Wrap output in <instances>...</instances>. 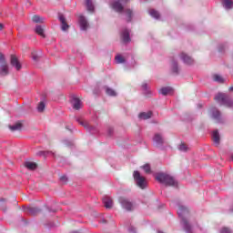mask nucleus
I'll return each instance as SVG.
<instances>
[{
  "label": "nucleus",
  "mask_w": 233,
  "mask_h": 233,
  "mask_svg": "<svg viewBox=\"0 0 233 233\" xmlns=\"http://www.w3.org/2000/svg\"><path fill=\"white\" fill-rule=\"evenodd\" d=\"M153 141L156 143L157 147H163V145H165V138H163V136L159 133L155 134Z\"/></svg>",
  "instance_id": "obj_17"
},
{
  "label": "nucleus",
  "mask_w": 233,
  "mask_h": 233,
  "mask_svg": "<svg viewBox=\"0 0 233 233\" xmlns=\"http://www.w3.org/2000/svg\"><path fill=\"white\" fill-rule=\"evenodd\" d=\"M211 117L218 121V123H221V111L218 109V107H212L210 109Z\"/></svg>",
  "instance_id": "obj_14"
},
{
  "label": "nucleus",
  "mask_w": 233,
  "mask_h": 233,
  "mask_svg": "<svg viewBox=\"0 0 233 233\" xmlns=\"http://www.w3.org/2000/svg\"><path fill=\"white\" fill-rule=\"evenodd\" d=\"M46 105L45 104L44 101L39 102L36 110L37 112H39L40 114L45 112V108H46Z\"/></svg>",
  "instance_id": "obj_34"
},
{
  "label": "nucleus",
  "mask_w": 233,
  "mask_h": 233,
  "mask_svg": "<svg viewBox=\"0 0 233 233\" xmlns=\"http://www.w3.org/2000/svg\"><path fill=\"white\" fill-rule=\"evenodd\" d=\"M8 128L11 130V132H17V130H21V128H23V123L16 122L14 125H9Z\"/></svg>",
  "instance_id": "obj_24"
},
{
  "label": "nucleus",
  "mask_w": 233,
  "mask_h": 233,
  "mask_svg": "<svg viewBox=\"0 0 233 233\" xmlns=\"http://www.w3.org/2000/svg\"><path fill=\"white\" fill-rule=\"evenodd\" d=\"M5 28V25H3L2 23H0V30H3Z\"/></svg>",
  "instance_id": "obj_51"
},
{
  "label": "nucleus",
  "mask_w": 233,
  "mask_h": 233,
  "mask_svg": "<svg viewBox=\"0 0 233 233\" xmlns=\"http://www.w3.org/2000/svg\"><path fill=\"white\" fill-rule=\"evenodd\" d=\"M157 233H164L163 231H158Z\"/></svg>",
  "instance_id": "obj_59"
},
{
  "label": "nucleus",
  "mask_w": 233,
  "mask_h": 233,
  "mask_svg": "<svg viewBox=\"0 0 233 233\" xmlns=\"http://www.w3.org/2000/svg\"><path fill=\"white\" fill-rule=\"evenodd\" d=\"M180 59L185 65H194V59L185 53L180 54Z\"/></svg>",
  "instance_id": "obj_18"
},
{
  "label": "nucleus",
  "mask_w": 233,
  "mask_h": 233,
  "mask_svg": "<svg viewBox=\"0 0 233 233\" xmlns=\"http://www.w3.org/2000/svg\"><path fill=\"white\" fill-rule=\"evenodd\" d=\"M133 177L135 179V183L139 187V188H142V190H145V188H147V178L141 176V173L139 171L135 170L133 173Z\"/></svg>",
  "instance_id": "obj_5"
},
{
  "label": "nucleus",
  "mask_w": 233,
  "mask_h": 233,
  "mask_svg": "<svg viewBox=\"0 0 233 233\" xmlns=\"http://www.w3.org/2000/svg\"><path fill=\"white\" fill-rule=\"evenodd\" d=\"M155 179H157V181L160 183V185H165L166 187H177V181H176V179H174L172 176L167 173H156Z\"/></svg>",
  "instance_id": "obj_1"
},
{
  "label": "nucleus",
  "mask_w": 233,
  "mask_h": 233,
  "mask_svg": "<svg viewBox=\"0 0 233 233\" xmlns=\"http://www.w3.org/2000/svg\"><path fill=\"white\" fill-rule=\"evenodd\" d=\"M116 62L117 63V65H121L123 63H127V60L125 59V57H123V56L121 55H116V56L115 57Z\"/></svg>",
  "instance_id": "obj_35"
},
{
  "label": "nucleus",
  "mask_w": 233,
  "mask_h": 233,
  "mask_svg": "<svg viewBox=\"0 0 233 233\" xmlns=\"http://www.w3.org/2000/svg\"><path fill=\"white\" fill-rule=\"evenodd\" d=\"M229 212H233V205L230 207Z\"/></svg>",
  "instance_id": "obj_56"
},
{
  "label": "nucleus",
  "mask_w": 233,
  "mask_h": 233,
  "mask_svg": "<svg viewBox=\"0 0 233 233\" xmlns=\"http://www.w3.org/2000/svg\"><path fill=\"white\" fill-rule=\"evenodd\" d=\"M143 170L146 172V174H151L152 173V168L150 167V164H145L144 166L141 167Z\"/></svg>",
  "instance_id": "obj_36"
},
{
  "label": "nucleus",
  "mask_w": 233,
  "mask_h": 233,
  "mask_svg": "<svg viewBox=\"0 0 233 233\" xmlns=\"http://www.w3.org/2000/svg\"><path fill=\"white\" fill-rule=\"evenodd\" d=\"M32 59H33V61H38L39 56L37 55H33Z\"/></svg>",
  "instance_id": "obj_47"
},
{
  "label": "nucleus",
  "mask_w": 233,
  "mask_h": 233,
  "mask_svg": "<svg viewBox=\"0 0 233 233\" xmlns=\"http://www.w3.org/2000/svg\"><path fill=\"white\" fill-rule=\"evenodd\" d=\"M94 94H99V89L97 88H95L94 91H93Z\"/></svg>",
  "instance_id": "obj_50"
},
{
  "label": "nucleus",
  "mask_w": 233,
  "mask_h": 233,
  "mask_svg": "<svg viewBox=\"0 0 233 233\" xmlns=\"http://www.w3.org/2000/svg\"><path fill=\"white\" fill-rule=\"evenodd\" d=\"M66 130H69V132H72V129L70 128V127L66 126Z\"/></svg>",
  "instance_id": "obj_53"
},
{
  "label": "nucleus",
  "mask_w": 233,
  "mask_h": 233,
  "mask_svg": "<svg viewBox=\"0 0 233 233\" xmlns=\"http://www.w3.org/2000/svg\"><path fill=\"white\" fill-rule=\"evenodd\" d=\"M153 112L152 111H148V112H141L138 115V118L142 119L143 121H147V119H150L153 116Z\"/></svg>",
  "instance_id": "obj_21"
},
{
  "label": "nucleus",
  "mask_w": 233,
  "mask_h": 233,
  "mask_svg": "<svg viewBox=\"0 0 233 233\" xmlns=\"http://www.w3.org/2000/svg\"><path fill=\"white\" fill-rule=\"evenodd\" d=\"M214 81H216V83H220V84L225 83V79L221 77V76L219 75H214Z\"/></svg>",
  "instance_id": "obj_38"
},
{
  "label": "nucleus",
  "mask_w": 233,
  "mask_h": 233,
  "mask_svg": "<svg viewBox=\"0 0 233 233\" xmlns=\"http://www.w3.org/2000/svg\"><path fill=\"white\" fill-rule=\"evenodd\" d=\"M60 181L62 183H66L68 181V177H66V175L60 177Z\"/></svg>",
  "instance_id": "obj_44"
},
{
  "label": "nucleus",
  "mask_w": 233,
  "mask_h": 233,
  "mask_svg": "<svg viewBox=\"0 0 233 233\" xmlns=\"http://www.w3.org/2000/svg\"><path fill=\"white\" fill-rule=\"evenodd\" d=\"M220 233H232V230L227 227H224L220 229Z\"/></svg>",
  "instance_id": "obj_43"
},
{
  "label": "nucleus",
  "mask_w": 233,
  "mask_h": 233,
  "mask_svg": "<svg viewBox=\"0 0 233 233\" xmlns=\"http://www.w3.org/2000/svg\"><path fill=\"white\" fill-rule=\"evenodd\" d=\"M174 93V88L171 86H165L159 89L158 94H161L162 96H167L168 94Z\"/></svg>",
  "instance_id": "obj_23"
},
{
  "label": "nucleus",
  "mask_w": 233,
  "mask_h": 233,
  "mask_svg": "<svg viewBox=\"0 0 233 233\" xmlns=\"http://www.w3.org/2000/svg\"><path fill=\"white\" fill-rule=\"evenodd\" d=\"M149 15H151V17L154 19H159L161 17V15L156 9H151L149 11Z\"/></svg>",
  "instance_id": "obj_32"
},
{
  "label": "nucleus",
  "mask_w": 233,
  "mask_h": 233,
  "mask_svg": "<svg viewBox=\"0 0 233 233\" xmlns=\"http://www.w3.org/2000/svg\"><path fill=\"white\" fill-rule=\"evenodd\" d=\"M36 155L44 157H46L47 156L51 155L53 156L54 159L59 163L60 167L66 165V158H65V157H61L60 155H56V153H53L52 151H38Z\"/></svg>",
  "instance_id": "obj_4"
},
{
  "label": "nucleus",
  "mask_w": 233,
  "mask_h": 233,
  "mask_svg": "<svg viewBox=\"0 0 233 233\" xmlns=\"http://www.w3.org/2000/svg\"><path fill=\"white\" fill-rule=\"evenodd\" d=\"M11 66L15 68V70L19 71L21 68H23V66L21 65V62H19V59L15 55H11L10 58Z\"/></svg>",
  "instance_id": "obj_11"
},
{
  "label": "nucleus",
  "mask_w": 233,
  "mask_h": 233,
  "mask_svg": "<svg viewBox=\"0 0 233 233\" xmlns=\"http://www.w3.org/2000/svg\"><path fill=\"white\" fill-rule=\"evenodd\" d=\"M128 231L131 233H136V228L134 226H130Z\"/></svg>",
  "instance_id": "obj_46"
},
{
  "label": "nucleus",
  "mask_w": 233,
  "mask_h": 233,
  "mask_svg": "<svg viewBox=\"0 0 233 233\" xmlns=\"http://www.w3.org/2000/svg\"><path fill=\"white\" fill-rule=\"evenodd\" d=\"M178 149L180 150V152H187L188 150V147L182 143L179 145Z\"/></svg>",
  "instance_id": "obj_40"
},
{
  "label": "nucleus",
  "mask_w": 233,
  "mask_h": 233,
  "mask_svg": "<svg viewBox=\"0 0 233 233\" xmlns=\"http://www.w3.org/2000/svg\"><path fill=\"white\" fill-rule=\"evenodd\" d=\"M141 3H147V0H140Z\"/></svg>",
  "instance_id": "obj_58"
},
{
  "label": "nucleus",
  "mask_w": 233,
  "mask_h": 233,
  "mask_svg": "<svg viewBox=\"0 0 233 233\" xmlns=\"http://www.w3.org/2000/svg\"><path fill=\"white\" fill-rule=\"evenodd\" d=\"M118 201L121 207L127 212H132V210H134V204H132V202L128 198L120 197Z\"/></svg>",
  "instance_id": "obj_8"
},
{
  "label": "nucleus",
  "mask_w": 233,
  "mask_h": 233,
  "mask_svg": "<svg viewBox=\"0 0 233 233\" xmlns=\"http://www.w3.org/2000/svg\"><path fill=\"white\" fill-rule=\"evenodd\" d=\"M73 108L75 110H80L81 108V99L73 96Z\"/></svg>",
  "instance_id": "obj_29"
},
{
  "label": "nucleus",
  "mask_w": 233,
  "mask_h": 233,
  "mask_svg": "<svg viewBox=\"0 0 233 233\" xmlns=\"http://www.w3.org/2000/svg\"><path fill=\"white\" fill-rule=\"evenodd\" d=\"M6 201V198H0V203Z\"/></svg>",
  "instance_id": "obj_54"
},
{
  "label": "nucleus",
  "mask_w": 233,
  "mask_h": 233,
  "mask_svg": "<svg viewBox=\"0 0 233 233\" xmlns=\"http://www.w3.org/2000/svg\"><path fill=\"white\" fill-rule=\"evenodd\" d=\"M3 212L6 213V206L2 208Z\"/></svg>",
  "instance_id": "obj_55"
},
{
  "label": "nucleus",
  "mask_w": 233,
  "mask_h": 233,
  "mask_svg": "<svg viewBox=\"0 0 233 233\" xmlns=\"http://www.w3.org/2000/svg\"><path fill=\"white\" fill-rule=\"evenodd\" d=\"M103 222H104V223H106V220H103Z\"/></svg>",
  "instance_id": "obj_60"
},
{
  "label": "nucleus",
  "mask_w": 233,
  "mask_h": 233,
  "mask_svg": "<svg viewBox=\"0 0 233 233\" xmlns=\"http://www.w3.org/2000/svg\"><path fill=\"white\" fill-rule=\"evenodd\" d=\"M85 1H86V10L88 12H95L96 6L94 5V2H92V0H85Z\"/></svg>",
  "instance_id": "obj_30"
},
{
  "label": "nucleus",
  "mask_w": 233,
  "mask_h": 233,
  "mask_svg": "<svg viewBox=\"0 0 233 233\" xmlns=\"http://www.w3.org/2000/svg\"><path fill=\"white\" fill-rule=\"evenodd\" d=\"M170 70L173 76H179V64L177 63V60L172 58Z\"/></svg>",
  "instance_id": "obj_13"
},
{
  "label": "nucleus",
  "mask_w": 233,
  "mask_h": 233,
  "mask_svg": "<svg viewBox=\"0 0 233 233\" xmlns=\"http://www.w3.org/2000/svg\"><path fill=\"white\" fill-rule=\"evenodd\" d=\"M24 167L27 168V170H36L37 169V164L35 162L32 161H25L24 164Z\"/></svg>",
  "instance_id": "obj_25"
},
{
  "label": "nucleus",
  "mask_w": 233,
  "mask_h": 233,
  "mask_svg": "<svg viewBox=\"0 0 233 233\" xmlns=\"http://www.w3.org/2000/svg\"><path fill=\"white\" fill-rule=\"evenodd\" d=\"M211 137H212L213 142L215 143L216 147H219V145L221 143V136L219 135V130L215 129L212 132Z\"/></svg>",
  "instance_id": "obj_16"
},
{
  "label": "nucleus",
  "mask_w": 233,
  "mask_h": 233,
  "mask_svg": "<svg viewBox=\"0 0 233 233\" xmlns=\"http://www.w3.org/2000/svg\"><path fill=\"white\" fill-rule=\"evenodd\" d=\"M22 208L25 214H28L29 216H37V214H41L43 212V209L37 207L23 206Z\"/></svg>",
  "instance_id": "obj_9"
},
{
  "label": "nucleus",
  "mask_w": 233,
  "mask_h": 233,
  "mask_svg": "<svg viewBox=\"0 0 233 233\" xmlns=\"http://www.w3.org/2000/svg\"><path fill=\"white\" fill-rule=\"evenodd\" d=\"M215 101L218 103V105L227 106L228 108L233 107V99L227 93H218L215 96Z\"/></svg>",
  "instance_id": "obj_3"
},
{
  "label": "nucleus",
  "mask_w": 233,
  "mask_h": 233,
  "mask_svg": "<svg viewBox=\"0 0 233 233\" xmlns=\"http://www.w3.org/2000/svg\"><path fill=\"white\" fill-rule=\"evenodd\" d=\"M76 123H79L81 127H84V128H86V130H87V132H89V134H91L92 136H99V129L97 127L81 121V118L79 117H76Z\"/></svg>",
  "instance_id": "obj_6"
},
{
  "label": "nucleus",
  "mask_w": 233,
  "mask_h": 233,
  "mask_svg": "<svg viewBox=\"0 0 233 233\" xmlns=\"http://www.w3.org/2000/svg\"><path fill=\"white\" fill-rule=\"evenodd\" d=\"M102 203L104 204V207L106 208H112L114 202L112 201V198H110V197L108 196H105L102 198Z\"/></svg>",
  "instance_id": "obj_20"
},
{
  "label": "nucleus",
  "mask_w": 233,
  "mask_h": 233,
  "mask_svg": "<svg viewBox=\"0 0 233 233\" xmlns=\"http://www.w3.org/2000/svg\"><path fill=\"white\" fill-rule=\"evenodd\" d=\"M141 88L144 92V96H151L152 95V91H150V89H148V84H147V83L142 84Z\"/></svg>",
  "instance_id": "obj_31"
},
{
  "label": "nucleus",
  "mask_w": 233,
  "mask_h": 233,
  "mask_svg": "<svg viewBox=\"0 0 233 233\" xmlns=\"http://www.w3.org/2000/svg\"><path fill=\"white\" fill-rule=\"evenodd\" d=\"M229 92H233V86L229 87Z\"/></svg>",
  "instance_id": "obj_57"
},
{
  "label": "nucleus",
  "mask_w": 233,
  "mask_h": 233,
  "mask_svg": "<svg viewBox=\"0 0 233 233\" xmlns=\"http://www.w3.org/2000/svg\"><path fill=\"white\" fill-rule=\"evenodd\" d=\"M187 30H194V25H187Z\"/></svg>",
  "instance_id": "obj_48"
},
{
  "label": "nucleus",
  "mask_w": 233,
  "mask_h": 233,
  "mask_svg": "<svg viewBox=\"0 0 233 233\" xmlns=\"http://www.w3.org/2000/svg\"><path fill=\"white\" fill-rule=\"evenodd\" d=\"M178 218H180L181 225L185 230L186 233H192V226L188 223V220H187L186 216H188V208L185 206H179L178 211H177Z\"/></svg>",
  "instance_id": "obj_2"
},
{
  "label": "nucleus",
  "mask_w": 233,
  "mask_h": 233,
  "mask_svg": "<svg viewBox=\"0 0 233 233\" xmlns=\"http://www.w3.org/2000/svg\"><path fill=\"white\" fill-rule=\"evenodd\" d=\"M222 6L225 10H232L233 1L232 0H222Z\"/></svg>",
  "instance_id": "obj_27"
},
{
  "label": "nucleus",
  "mask_w": 233,
  "mask_h": 233,
  "mask_svg": "<svg viewBox=\"0 0 233 233\" xmlns=\"http://www.w3.org/2000/svg\"><path fill=\"white\" fill-rule=\"evenodd\" d=\"M122 14H124L125 15L126 23H130L134 18V11H132V9L130 8H127V9L124 8V11L122 12Z\"/></svg>",
  "instance_id": "obj_15"
},
{
  "label": "nucleus",
  "mask_w": 233,
  "mask_h": 233,
  "mask_svg": "<svg viewBox=\"0 0 233 233\" xmlns=\"http://www.w3.org/2000/svg\"><path fill=\"white\" fill-rule=\"evenodd\" d=\"M127 3H130V0H116L111 4V8L117 12V14H123L125 12V6L123 5H127Z\"/></svg>",
  "instance_id": "obj_7"
},
{
  "label": "nucleus",
  "mask_w": 233,
  "mask_h": 233,
  "mask_svg": "<svg viewBox=\"0 0 233 233\" xmlns=\"http://www.w3.org/2000/svg\"><path fill=\"white\" fill-rule=\"evenodd\" d=\"M10 74V70L8 68V64H2L0 65V76L5 77Z\"/></svg>",
  "instance_id": "obj_19"
},
{
  "label": "nucleus",
  "mask_w": 233,
  "mask_h": 233,
  "mask_svg": "<svg viewBox=\"0 0 233 233\" xmlns=\"http://www.w3.org/2000/svg\"><path fill=\"white\" fill-rule=\"evenodd\" d=\"M46 208L49 212V214H56V212H57V209L52 208H50L48 206H46Z\"/></svg>",
  "instance_id": "obj_41"
},
{
  "label": "nucleus",
  "mask_w": 233,
  "mask_h": 233,
  "mask_svg": "<svg viewBox=\"0 0 233 233\" xmlns=\"http://www.w3.org/2000/svg\"><path fill=\"white\" fill-rule=\"evenodd\" d=\"M35 32L37 34V35H40L44 39L46 37V35H45V29H43V26L39 25H35Z\"/></svg>",
  "instance_id": "obj_28"
},
{
  "label": "nucleus",
  "mask_w": 233,
  "mask_h": 233,
  "mask_svg": "<svg viewBox=\"0 0 233 233\" xmlns=\"http://www.w3.org/2000/svg\"><path fill=\"white\" fill-rule=\"evenodd\" d=\"M58 21H60V23H61V30L63 32H66V30H68V28H70V25H68V23H66V17H65V15L59 13L58 14Z\"/></svg>",
  "instance_id": "obj_10"
},
{
  "label": "nucleus",
  "mask_w": 233,
  "mask_h": 233,
  "mask_svg": "<svg viewBox=\"0 0 233 233\" xmlns=\"http://www.w3.org/2000/svg\"><path fill=\"white\" fill-rule=\"evenodd\" d=\"M45 19L37 15L33 16V23H44Z\"/></svg>",
  "instance_id": "obj_37"
},
{
  "label": "nucleus",
  "mask_w": 233,
  "mask_h": 233,
  "mask_svg": "<svg viewBox=\"0 0 233 233\" xmlns=\"http://www.w3.org/2000/svg\"><path fill=\"white\" fill-rule=\"evenodd\" d=\"M78 23L80 30H83L84 32H86V30H88V21L86 20V17H85V15H81L78 17Z\"/></svg>",
  "instance_id": "obj_12"
},
{
  "label": "nucleus",
  "mask_w": 233,
  "mask_h": 233,
  "mask_svg": "<svg viewBox=\"0 0 233 233\" xmlns=\"http://www.w3.org/2000/svg\"><path fill=\"white\" fill-rule=\"evenodd\" d=\"M198 108H203V105L202 104H198Z\"/></svg>",
  "instance_id": "obj_52"
},
{
  "label": "nucleus",
  "mask_w": 233,
  "mask_h": 233,
  "mask_svg": "<svg viewBox=\"0 0 233 233\" xmlns=\"http://www.w3.org/2000/svg\"><path fill=\"white\" fill-rule=\"evenodd\" d=\"M64 144H65L66 147H72V145H74V144L72 143V141H70V140H64Z\"/></svg>",
  "instance_id": "obj_45"
},
{
  "label": "nucleus",
  "mask_w": 233,
  "mask_h": 233,
  "mask_svg": "<svg viewBox=\"0 0 233 233\" xmlns=\"http://www.w3.org/2000/svg\"><path fill=\"white\" fill-rule=\"evenodd\" d=\"M103 89L106 91V96H110L111 97H116V96H117V93L107 86H104Z\"/></svg>",
  "instance_id": "obj_26"
},
{
  "label": "nucleus",
  "mask_w": 233,
  "mask_h": 233,
  "mask_svg": "<svg viewBox=\"0 0 233 233\" xmlns=\"http://www.w3.org/2000/svg\"><path fill=\"white\" fill-rule=\"evenodd\" d=\"M218 52H220V54H225V50H227V48H228V43H222L218 45Z\"/></svg>",
  "instance_id": "obj_33"
},
{
  "label": "nucleus",
  "mask_w": 233,
  "mask_h": 233,
  "mask_svg": "<svg viewBox=\"0 0 233 233\" xmlns=\"http://www.w3.org/2000/svg\"><path fill=\"white\" fill-rule=\"evenodd\" d=\"M106 134H107V137H114V127H108Z\"/></svg>",
  "instance_id": "obj_39"
},
{
  "label": "nucleus",
  "mask_w": 233,
  "mask_h": 233,
  "mask_svg": "<svg viewBox=\"0 0 233 233\" xmlns=\"http://www.w3.org/2000/svg\"><path fill=\"white\" fill-rule=\"evenodd\" d=\"M0 63L5 65L6 63V57H5V55L3 53H0Z\"/></svg>",
  "instance_id": "obj_42"
},
{
  "label": "nucleus",
  "mask_w": 233,
  "mask_h": 233,
  "mask_svg": "<svg viewBox=\"0 0 233 233\" xmlns=\"http://www.w3.org/2000/svg\"><path fill=\"white\" fill-rule=\"evenodd\" d=\"M122 39L124 41V43H130L131 39H130V30L125 28L122 31Z\"/></svg>",
  "instance_id": "obj_22"
},
{
  "label": "nucleus",
  "mask_w": 233,
  "mask_h": 233,
  "mask_svg": "<svg viewBox=\"0 0 233 233\" xmlns=\"http://www.w3.org/2000/svg\"><path fill=\"white\" fill-rule=\"evenodd\" d=\"M23 223H25V225H28V221H26V219H25V218H21Z\"/></svg>",
  "instance_id": "obj_49"
}]
</instances>
